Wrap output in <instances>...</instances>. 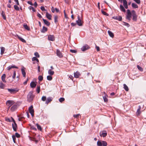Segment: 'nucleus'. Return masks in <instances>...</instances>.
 <instances>
[{
	"instance_id": "f257e3e1",
	"label": "nucleus",
	"mask_w": 146,
	"mask_h": 146,
	"mask_svg": "<svg viewBox=\"0 0 146 146\" xmlns=\"http://www.w3.org/2000/svg\"><path fill=\"white\" fill-rule=\"evenodd\" d=\"M41 100L44 102L45 101V104H47L52 101V98L49 97L46 99V96H44L42 97Z\"/></svg>"
},
{
	"instance_id": "f03ea898",
	"label": "nucleus",
	"mask_w": 146,
	"mask_h": 146,
	"mask_svg": "<svg viewBox=\"0 0 146 146\" xmlns=\"http://www.w3.org/2000/svg\"><path fill=\"white\" fill-rule=\"evenodd\" d=\"M34 98V96L32 92H29L27 96V100L28 102H30L32 101Z\"/></svg>"
},
{
	"instance_id": "7ed1b4c3",
	"label": "nucleus",
	"mask_w": 146,
	"mask_h": 146,
	"mask_svg": "<svg viewBox=\"0 0 146 146\" xmlns=\"http://www.w3.org/2000/svg\"><path fill=\"white\" fill-rule=\"evenodd\" d=\"M78 20L76 21L77 24L79 26H82L83 22L82 20V17H80V16L78 15Z\"/></svg>"
},
{
	"instance_id": "20e7f679",
	"label": "nucleus",
	"mask_w": 146,
	"mask_h": 146,
	"mask_svg": "<svg viewBox=\"0 0 146 146\" xmlns=\"http://www.w3.org/2000/svg\"><path fill=\"white\" fill-rule=\"evenodd\" d=\"M107 143L106 141H98L97 142V145L98 146H106Z\"/></svg>"
},
{
	"instance_id": "39448f33",
	"label": "nucleus",
	"mask_w": 146,
	"mask_h": 146,
	"mask_svg": "<svg viewBox=\"0 0 146 146\" xmlns=\"http://www.w3.org/2000/svg\"><path fill=\"white\" fill-rule=\"evenodd\" d=\"M7 90L11 94H15L19 91V90L17 88L7 89Z\"/></svg>"
},
{
	"instance_id": "423d86ee",
	"label": "nucleus",
	"mask_w": 146,
	"mask_h": 146,
	"mask_svg": "<svg viewBox=\"0 0 146 146\" xmlns=\"http://www.w3.org/2000/svg\"><path fill=\"white\" fill-rule=\"evenodd\" d=\"M127 14L126 16V19H128L129 21L131 20V13L130 10L129 9H127Z\"/></svg>"
},
{
	"instance_id": "0eeeda50",
	"label": "nucleus",
	"mask_w": 146,
	"mask_h": 146,
	"mask_svg": "<svg viewBox=\"0 0 146 146\" xmlns=\"http://www.w3.org/2000/svg\"><path fill=\"white\" fill-rule=\"evenodd\" d=\"M133 16V21H136L137 20V16L136 15L135 12L134 10L131 11Z\"/></svg>"
},
{
	"instance_id": "6e6552de",
	"label": "nucleus",
	"mask_w": 146,
	"mask_h": 146,
	"mask_svg": "<svg viewBox=\"0 0 146 146\" xmlns=\"http://www.w3.org/2000/svg\"><path fill=\"white\" fill-rule=\"evenodd\" d=\"M14 102L13 100H8L7 101L6 104L7 106L8 107V108L9 109L10 107L13 105Z\"/></svg>"
},
{
	"instance_id": "1a4fd4ad",
	"label": "nucleus",
	"mask_w": 146,
	"mask_h": 146,
	"mask_svg": "<svg viewBox=\"0 0 146 146\" xmlns=\"http://www.w3.org/2000/svg\"><path fill=\"white\" fill-rule=\"evenodd\" d=\"M11 119L13 122V123L12 124L13 128L14 131H16L17 127V124L15 123V120L12 117H11Z\"/></svg>"
},
{
	"instance_id": "9d476101",
	"label": "nucleus",
	"mask_w": 146,
	"mask_h": 146,
	"mask_svg": "<svg viewBox=\"0 0 146 146\" xmlns=\"http://www.w3.org/2000/svg\"><path fill=\"white\" fill-rule=\"evenodd\" d=\"M33 107L31 106L29 108V112L30 113L32 117L34 116V110L33 109Z\"/></svg>"
},
{
	"instance_id": "9b49d317",
	"label": "nucleus",
	"mask_w": 146,
	"mask_h": 146,
	"mask_svg": "<svg viewBox=\"0 0 146 146\" xmlns=\"http://www.w3.org/2000/svg\"><path fill=\"white\" fill-rule=\"evenodd\" d=\"M56 54L57 56L60 58H62L63 57L62 54L58 49L56 50Z\"/></svg>"
},
{
	"instance_id": "f8f14e48",
	"label": "nucleus",
	"mask_w": 146,
	"mask_h": 146,
	"mask_svg": "<svg viewBox=\"0 0 146 146\" xmlns=\"http://www.w3.org/2000/svg\"><path fill=\"white\" fill-rule=\"evenodd\" d=\"M89 48V46L88 45H86L83 46L81 48V49L82 51H85L86 50H87V49H88Z\"/></svg>"
},
{
	"instance_id": "ddd939ff",
	"label": "nucleus",
	"mask_w": 146,
	"mask_h": 146,
	"mask_svg": "<svg viewBox=\"0 0 146 146\" xmlns=\"http://www.w3.org/2000/svg\"><path fill=\"white\" fill-rule=\"evenodd\" d=\"M17 106L16 105H14L11 107L10 108V110L12 111H15L17 108Z\"/></svg>"
},
{
	"instance_id": "4468645a",
	"label": "nucleus",
	"mask_w": 146,
	"mask_h": 146,
	"mask_svg": "<svg viewBox=\"0 0 146 146\" xmlns=\"http://www.w3.org/2000/svg\"><path fill=\"white\" fill-rule=\"evenodd\" d=\"M48 40H49L53 41L55 40V38L53 35H49L48 37Z\"/></svg>"
},
{
	"instance_id": "2eb2a0df",
	"label": "nucleus",
	"mask_w": 146,
	"mask_h": 146,
	"mask_svg": "<svg viewBox=\"0 0 146 146\" xmlns=\"http://www.w3.org/2000/svg\"><path fill=\"white\" fill-rule=\"evenodd\" d=\"M107 133L106 131H104L100 133V135L101 136H102L103 137H106L107 135Z\"/></svg>"
},
{
	"instance_id": "dca6fc26",
	"label": "nucleus",
	"mask_w": 146,
	"mask_h": 146,
	"mask_svg": "<svg viewBox=\"0 0 146 146\" xmlns=\"http://www.w3.org/2000/svg\"><path fill=\"white\" fill-rule=\"evenodd\" d=\"M21 70V72H22V73L23 76L24 77H25L26 72L25 71V68L24 67H23L22 68Z\"/></svg>"
},
{
	"instance_id": "f3484780",
	"label": "nucleus",
	"mask_w": 146,
	"mask_h": 146,
	"mask_svg": "<svg viewBox=\"0 0 146 146\" xmlns=\"http://www.w3.org/2000/svg\"><path fill=\"white\" fill-rule=\"evenodd\" d=\"M141 107L140 106H139V108L138 109L137 111L136 112V114L137 115H139L141 113L140 110Z\"/></svg>"
},
{
	"instance_id": "a211bd4d",
	"label": "nucleus",
	"mask_w": 146,
	"mask_h": 146,
	"mask_svg": "<svg viewBox=\"0 0 146 146\" xmlns=\"http://www.w3.org/2000/svg\"><path fill=\"white\" fill-rule=\"evenodd\" d=\"M74 76L76 78H78L80 75V73L77 71L74 73Z\"/></svg>"
},
{
	"instance_id": "6ab92c4d",
	"label": "nucleus",
	"mask_w": 146,
	"mask_h": 146,
	"mask_svg": "<svg viewBox=\"0 0 146 146\" xmlns=\"http://www.w3.org/2000/svg\"><path fill=\"white\" fill-rule=\"evenodd\" d=\"M113 19L117 20L119 21H121L122 20V18L121 16H117L113 17Z\"/></svg>"
},
{
	"instance_id": "aec40b11",
	"label": "nucleus",
	"mask_w": 146,
	"mask_h": 146,
	"mask_svg": "<svg viewBox=\"0 0 146 146\" xmlns=\"http://www.w3.org/2000/svg\"><path fill=\"white\" fill-rule=\"evenodd\" d=\"M6 77L5 74H3L2 76H1V80L4 83H6V81L5 80V78Z\"/></svg>"
},
{
	"instance_id": "412c9836",
	"label": "nucleus",
	"mask_w": 146,
	"mask_h": 146,
	"mask_svg": "<svg viewBox=\"0 0 146 146\" xmlns=\"http://www.w3.org/2000/svg\"><path fill=\"white\" fill-rule=\"evenodd\" d=\"M42 20L43 21L44 23L47 26H49L50 25V23L46 20L44 19H42Z\"/></svg>"
},
{
	"instance_id": "4be33fe9",
	"label": "nucleus",
	"mask_w": 146,
	"mask_h": 146,
	"mask_svg": "<svg viewBox=\"0 0 146 146\" xmlns=\"http://www.w3.org/2000/svg\"><path fill=\"white\" fill-rule=\"evenodd\" d=\"M36 85V84L34 82H32L30 84V86L32 88H35Z\"/></svg>"
},
{
	"instance_id": "5701e85b",
	"label": "nucleus",
	"mask_w": 146,
	"mask_h": 146,
	"mask_svg": "<svg viewBox=\"0 0 146 146\" xmlns=\"http://www.w3.org/2000/svg\"><path fill=\"white\" fill-rule=\"evenodd\" d=\"M46 17L49 20L51 19V15L48 13L47 12L46 13Z\"/></svg>"
},
{
	"instance_id": "b1692460",
	"label": "nucleus",
	"mask_w": 146,
	"mask_h": 146,
	"mask_svg": "<svg viewBox=\"0 0 146 146\" xmlns=\"http://www.w3.org/2000/svg\"><path fill=\"white\" fill-rule=\"evenodd\" d=\"M17 37L22 42H25V43L26 42V41L24 39H23L21 37L19 36L18 35H17Z\"/></svg>"
},
{
	"instance_id": "393cba45",
	"label": "nucleus",
	"mask_w": 146,
	"mask_h": 146,
	"mask_svg": "<svg viewBox=\"0 0 146 146\" xmlns=\"http://www.w3.org/2000/svg\"><path fill=\"white\" fill-rule=\"evenodd\" d=\"M108 33L109 35L112 38H113L114 37V34L111 31H108Z\"/></svg>"
},
{
	"instance_id": "a878e982",
	"label": "nucleus",
	"mask_w": 146,
	"mask_h": 146,
	"mask_svg": "<svg viewBox=\"0 0 146 146\" xmlns=\"http://www.w3.org/2000/svg\"><path fill=\"white\" fill-rule=\"evenodd\" d=\"M1 55H3L4 53L5 50V48L3 47H1Z\"/></svg>"
},
{
	"instance_id": "bb28decb",
	"label": "nucleus",
	"mask_w": 146,
	"mask_h": 146,
	"mask_svg": "<svg viewBox=\"0 0 146 146\" xmlns=\"http://www.w3.org/2000/svg\"><path fill=\"white\" fill-rule=\"evenodd\" d=\"M48 73L50 75L52 76L54 74V72L51 70H49L48 71Z\"/></svg>"
},
{
	"instance_id": "cd10ccee",
	"label": "nucleus",
	"mask_w": 146,
	"mask_h": 146,
	"mask_svg": "<svg viewBox=\"0 0 146 146\" xmlns=\"http://www.w3.org/2000/svg\"><path fill=\"white\" fill-rule=\"evenodd\" d=\"M18 68V67L15 66H9L8 68H7V70H10L11 68Z\"/></svg>"
},
{
	"instance_id": "c85d7f7f",
	"label": "nucleus",
	"mask_w": 146,
	"mask_h": 146,
	"mask_svg": "<svg viewBox=\"0 0 146 146\" xmlns=\"http://www.w3.org/2000/svg\"><path fill=\"white\" fill-rule=\"evenodd\" d=\"M120 10L124 12H125V9L124 7L122 5H120Z\"/></svg>"
},
{
	"instance_id": "c756f323",
	"label": "nucleus",
	"mask_w": 146,
	"mask_h": 146,
	"mask_svg": "<svg viewBox=\"0 0 146 146\" xmlns=\"http://www.w3.org/2000/svg\"><path fill=\"white\" fill-rule=\"evenodd\" d=\"M108 97V96L107 95H105L104 96H103V99L104 100V101L105 102H108V100L107 98V97Z\"/></svg>"
},
{
	"instance_id": "7c9ffc66",
	"label": "nucleus",
	"mask_w": 146,
	"mask_h": 146,
	"mask_svg": "<svg viewBox=\"0 0 146 146\" xmlns=\"http://www.w3.org/2000/svg\"><path fill=\"white\" fill-rule=\"evenodd\" d=\"M47 30V28L45 27H43L41 31V32L43 33H45L46 32Z\"/></svg>"
},
{
	"instance_id": "2f4dec72",
	"label": "nucleus",
	"mask_w": 146,
	"mask_h": 146,
	"mask_svg": "<svg viewBox=\"0 0 146 146\" xmlns=\"http://www.w3.org/2000/svg\"><path fill=\"white\" fill-rule=\"evenodd\" d=\"M5 87V85L1 82H0V88L1 89H4Z\"/></svg>"
},
{
	"instance_id": "473e14b6",
	"label": "nucleus",
	"mask_w": 146,
	"mask_h": 146,
	"mask_svg": "<svg viewBox=\"0 0 146 146\" xmlns=\"http://www.w3.org/2000/svg\"><path fill=\"white\" fill-rule=\"evenodd\" d=\"M1 15L3 19L4 20H6V17L5 15V13L3 11H2Z\"/></svg>"
},
{
	"instance_id": "72a5a7b5",
	"label": "nucleus",
	"mask_w": 146,
	"mask_h": 146,
	"mask_svg": "<svg viewBox=\"0 0 146 146\" xmlns=\"http://www.w3.org/2000/svg\"><path fill=\"white\" fill-rule=\"evenodd\" d=\"M132 7L134 8H138V6L135 3H132Z\"/></svg>"
},
{
	"instance_id": "f704fd0d",
	"label": "nucleus",
	"mask_w": 146,
	"mask_h": 146,
	"mask_svg": "<svg viewBox=\"0 0 146 146\" xmlns=\"http://www.w3.org/2000/svg\"><path fill=\"white\" fill-rule=\"evenodd\" d=\"M123 87L125 90L127 91H128L129 90L127 86L125 84H123Z\"/></svg>"
},
{
	"instance_id": "c9c22d12",
	"label": "nucleus",
	"mask_w": 146,
	"mask_h": 146,
	"mask_svg": "<svg viewBox=\"0 0 146 146\" xmlns=\"http://www.w3.org/2000/svg\"><path fill=\"white\" fill-rule=\"evenodd\" d=\"M23 27L24 28L28 31L30 30V28L28 27L27 24H24L23 25Z\"/></svg>"
},
{
	"instance_id": "e433bc0d",
	"label": "nucleus",
	"mask_w": 146,
	"mask_h": 146,
	"mask_svg": "<svg viewBox=\"0 0 146 146\" xmlns=\"http://www.w3.org/2000/svg\"><path fill=\"white\" fill-rule=\"evenodd\" d=\"M51 76H48L47 77V80L49 81H51V80L52 79V77Z\"/></svg>"
},
{
	"instance_id": "4c0bfd02",
	"label": "nucleus",
	"mask_w": 146,
	"mask_h": 146,
	"mask_svg": "<svg viewBox=\"0 0 146 146\" xmlns=\"http://www.w3.org/2000/svg\"><path fill=\"white\" fill-rule=\"evenodd\" d=\"M36 125L38 129L39 130L41 131L42 128L39 125L38 123L36 124Z\"/></svg>"
},
{
	"instance_id": "58836bf2",
	"label": "nucleus",
	"mask_w": 146,
	"mask_h": 146,
	"mask_svg": "<svg viewBox=\"0 0 146 146\" xmlns=\"http://www.w3.org/2000/svg\"><path fill=\"white\" fill-rule=\"evenodd\" d=\"M14 7L15 10L17 11H19V7L16 5H14Z\"/></svg>"
},
{
	"instance_id": "ea45409f",
	"label": "nucleus",
	"mask_w": 146,
	"mask_h": 146,
	"mask_svg": "<svg viewBox=\"0 0 146 146\" xmlns=\"http://www.w3.org/2000/svg\"><path fill=\"white\" fill-rule=\"evenodd\" d=\"M137 68L141 71H142L143 70V69L139 65H137Z\"/></svg>"
},
{
	"instance_id": "a19ab883",
	"label": "nucleus",
	"mask_w": 146,
	"mask_h": 146,
	"mask_svg": "<svg viewBox=\"0 0 146 146\" xmlns=\"http://www.w3.org/2000/svg\"><path fill=\"white\" fill-rule=\"evenodd\" d=\"M43 78L42 76H39L38 77V79L40 81H41L42 80Z\"/></svg>"
},
{
	"instance_id": "79ce46f5",
	"label": "nucleus",
	"mask_w": 146,
	"mask_h": 146,
	"mask_svg": "<svg viewBox=\"0 0 146 146\" xmlns=\"http://www.w3.org/2000/svg\"><path fill=\"white\" fill-rule=\"evenodd\" d=\"M36 91L38 93H39L40 91V87L39 86H37L36 89Z\"/></svg>"
},
{
	"instance_id": "37998d69",
	"label": "nucleus",
	"mask_w": 146,
	"mask_h": 146,
	"mask_svg": "<svg viewBox=\"0 0 146 146\" xmlns=\"http://www.w3.org/2000/svg\"><path fill=\"white\" fill-rule=\"evenodd\" d=\"M32 60L33 61H35V60H36V61H37L38 62H39V60H38L37 59L36 57H33V58H32Z\"/></svg>"
},
{
	"instance_id": "c03bdc74",
	"label": "nucleus",
	"mask_w": 146,
	"mask_h": 146,
	"mask_svg": "<svg viewBox=\"0 0 146 146\" xmlns=\"http://www.w3.org/2000/svg\"><path fill=\"white\" fill-rule=\"evenodd\" d=\"M123 5L124 6L127 5V1H126V0H123Z\"/></svg>"
},
{
	"instance_id": "a18cd8bd",
	"label": "nucleus",
	"mask_w": 146,
	"mask_h": 146,
	"mask_svg": "<svg viewBox=\"0 0 146 146\" xmlns=\"http://www.w3.org/2000/svg\"><path fill=\"white\" fill-rule=\"evenodd\" d=\"M58 17L57 16H55L54 17V22L56 23L57 22V19Z\"/></svg>"
},
{
	"instance_id": "49530a36",
	"label": "nucleus",
	"mask_w": 146,
	"mask_h": 146,
	"mask_svg": "<svg viewBox=\"0 0 146 146\" xmlns=\"http://www.w3.org/2000/svg\"><path fill=\"white\" fill-rule=\"evenodd\" d=\"M29 9L31 10H32L34 12H35V9H34V8L33 7H32V6H30L29 7Z\"/></svg>"
},
{
	"instance_id": "de8ad7c7",
	"label": "nucleus",
	"mask_w": 146,
	"mask_h": 146,
	"mask_svg": "<svg viewBox=\"0 0 146 146\" xmlns=\"http://www.w3.org/2000/svg\"><path fill=\"white\" fill-rule=\"evenodd\" d=\"M16 77V72L15 71L14 72L13 75L12 76L13 78L15 79Z\"/></svg>"
},
{
	"instance_id": "09e8293b",
	"label": "nucleus",
	"mask_w": 146,
	"mask_h": 146,
	"mask_svg": "<svg viewBox=\"0 0 146 146\" xmlns=\"http://www.w3.org/2000/svg\"><path fill=\"white\" fill-rule=\"evenodd\" d=\"M102 13L104 15H107V16L108 15V14L106 12H105L103 10L102 11Z\"/></svg>"
},
{
	"instance_id": "8fccbe9b",
	"label": "nucleus",
	"mask_w": 146,
	"mask_h": 146,
	"mask_svg": "<svg viewBox=\"0 0 146 146\" xmlns=\"http://www.w3.org/2000/svg\"><path fill=\"white\" fill-rule=\"evenodd\" d=\"M12 138L13 139V142L14 143H15V139H16V137L14 135H13L12 136Z\"/></svg>"
},
{
	"instance_id": "3c124183",
	"label": "nucleus",
	"mask_w": 146,
	"mask_h": 146,
	"mask_svg": "<svg viewBox=\"0 0 146 146\" xmlns=\"http://www.w3.org/2000/svg\"><path fill=\"white\" fill-rule=\"evenodd\" d=\"M64 99L63 98H61L59 99V101L62 102L63 101H64Z\"/></svg>"
},
{
	"instance_id": "603ef678",
	"label": "nucleus",
	"mask_w": 146,
	"mask_h": 146,
	"mask_svg": "<svg viewBox=\"0 0 146 146\" xmlns=\"http://www.w3.org/2000/svg\"><path fill=\"white\" fill-rule=\"evenodd\" d=\"M35 56L38 58H39V55L38 53L37 52H35V53L34 54Z\"/></svg>"
},
{
	"instance_id": "864d4df0",
	"label": "nucleus",
	"mask_w": 146,
	"mask_h": 146,
	"mask_svg": "<svg viewBox=\"0 0 146 146\" xmlns=\"http://www.w3.org/2000/svg\"><path fill=\"white\" fill-rule=\"evenodd\" d=\"M79 115H80V114H77L76 115H73V116L75 118H78L79 117Z\"/></svg>"
},
{
	"instance_id": "5fc2aeb1",
	"label": "nucleus",
	"mask_w": 146,
	"mask_h": 146,
	"mask_svg": "<svg viewBox=\"0 0 146 146\" xmlns=\"http://www.w3.org/2000/svg\"><path fill=\"white\" fill-rule=\"evenodd\" d=\"M138 4H140V0H135L134 1Z\"/></svg>"
},
{
	"instance_id": "6e6d98bb",
	"label": "nucleus",
	"mask_w": 146,
	"mask_h": 146,
	"mask_svg": "<svg viewBox=\"0 0 146 146\" xmlns=\"http://www.w3.org/2000/svg\"><path fill=\"white\" fill-rule=\"evenodd\" d=\"M70 51L73 53H76L77 52L76 51V50L72 49L70 50Z\"/></svg>"
},
{
	"instance_id": "4d7b16f0",
	"label": "nucleus",
	"mask_w": 146,
	"mask_h": 146,
	"mask_svg": "<svg viewBox=\"0 0 146 146\" xmlns=\"http://www.w3.org/2000/svg\"><path fill=\"white\" fill-rule=\"evenodd\" d=\"M6 120L8 122H11V121H13L11 119H10L9 118L6 119Z\"/></svg>"
},
{
	"instance_id": "13d9d810",
	"label": "nucleus",
	"mask_w": 146,
	"mask_h": 146,
	"mask_svg": "<svg viewBox=\"0 0 146 146\" xmlns=\"http://www.w3.org/2000/svg\"><path fill=\"white\" fill-rule=\"evenodd\" d=\"M124 25L127 26V27H129V24L127 23L124 22Z\"/></svg>"
},
{
	"instance_id": "bf43d9fd",
	"label": "nucleus",
	"mask_w": 146,
	"mask_h": 146,
	"mask_svg": "<svg viewBox=\"0 0 146 146\" xmlns=\"http://www.w3.org/2000/svg\"><path fill=\"white\" fill-rule=\"evenodd\" d=\"M40 9L42 11H46V10L45 9L44 7L43 6H41V7H40Z\"/></svg>"
},
{
	"instance_id": "052dcab7",
	"label": "nucleus",
	"mask_w": 146,
	"mask_h": 146,
	"mask_svg": "<svg viewBox=\"0 0 146 146\" xmlns=\"http://www.w3.org/2000/svg\"><path fill=\"white\" fill-rule=\"evenodd\" d=\"M15 136L17 137L18 138H19L20 137L19 134L17 133H15Z\"/></svg>"
},
{
	"instance_id": "680f3d73",
	"label": "nucleus",
	"mask_w": 146,
	"mask_h": 146,
	"mask_svg": "<svg viewBox=\"0 0 146 146\" xmlns=\"http://www.w3.org/2000/svg\"><path fill=\"white\" fill-rule=\"evenodd\" d=\"M38 71L39 72H40V66H38Z\"/></svg>"
},
{
	"instance_id": "e2e57ef3",
	"label": "nucleus",
	"mask_w": 146,
	"mask_h": 146,
	"mask_svg": "<svg viewBox=\"0 0 146 146\" xmlns=\"http://www.w3.org/2000/svg\"><path fill=\"white\" fill-rule=\"evenodd\" d=\"M96 49L98 51H99V50H100V48H99V47L98 46H96Z\"/></svg>"
},
{
	"instance_id": "0e129e2a",
	"label": "nucleus",
	"mask_w": 146,
	"mask_h": 146,
	"mask_svg": "<svg viewBox=\"0 0 146 146\" xmlns=\"http://www.w3.org/2000/svg\"><path fill=\"white\" fill-rule=\"evenodd\" d=\"M14 1L16 2V3L17 5H19V3L18 0H14Z\"/></svg>"
},
{
	"instance_id": "69168bd1",
	"label": "nucleus",
	"mask_w": 146,
	"mask_h": 146,
	"mask_svg": "<svg viewBox=\"0 0 146 146\" xmlns=\"http://www.w3.org/2000/svg\"><path fill=\"white\" fill-rule=\"evenodd\" d=\"M37 16L38 17L40 18H41L42 17L41 15L39 13H38Z\"/></svg>"
},
{
	"instance_id": "338daca9",
	"label": "nucleus",
	"mask_w": 146,
	"mask_h": 146,
	"mask_svg": "<svg viewBox=\"0 0 146 146\" xmlns=\"http://www.w3.org/2000/svg\"><path fill=\"white\" fill-rule=\"evenodd\" d=\"M27 3H28V4H29L31 5H33V4H32L31 2L30 1H28Z\"/></svg>"
},
{
	"instance_id": "774afa93",
	"label": "nucleus",
	"mask_w": 146,
	"mask_h": 146,
	"mask_svg": "<svg viewBox=\"0 0 146 146\" xmlns=\"http://www.w3.org/2000/svg\"><path fill=\"white\" fill-rule=\"evenodd\" d=\"M37 3L36 2H35L34 3V5L35 7H36L37 6Z\"/></svg>"
}]
</instances>
